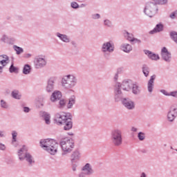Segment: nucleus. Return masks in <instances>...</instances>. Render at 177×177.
Listing matches in <instances>:
<instances>
[{
  "instance_id": "obj_58",
  "label": "nucleus",
  "mask_w": 177,
  "mask_h": 177,
  "mask_svg": "<svg viewBox=\"0 0 177 177\" xmlns=\"http://www.w3.org/2000/svg\"><path fill=\"white\" fill-rule=\"evenodd\" d=\"M6 92L7 95H9V93H10V91H9V89L6 90Z\"/></svg>"
},
{
  "instance_id": "obj_33",
  "label": "nucleus",
  "mask_w": 177,
  "mask_h": 177,
  "mask_svg": "<svg viewBox=\"0 0 177 177\" xmlns=\"http://www.w3.org/2000/svg\"><path fill=\"white\" fill-rule=\"evenodd\" d=\"M124 38L127 39V41H129V42H132V40L133 39V35L132 33H129V32L125 31L124 32Z\"/></svg>"
},
{
  "instance_id": "obj_23",
  "label": "nucleus",
  "mask_w": 177,
  "mask_h": 177,
  "mask_svg": "<svg viewBox=\"0 0 177 177\" xmlns=\"http://www.w3.org/2000/svg\"><path fill=\"white\" fill-rule=\"evenodd\" d=\"M12 135V140L11 144L14 146V147H17L19 146V141H17V135H19V133L16 131H12L11 133Z\"/></svg>"
},
{
  "instance_id": "obj_47",
  "label": "nucleus",
  "mask_w": 177,
  "mask_h": 177,
  "mask_svg": "<svg viewBox=\"0 0 177 177\" xmlns=\"http://www.w3.org/2000/svg\"><path fill=\"white\" fill-rule=\"evenodd\" d=\"M169 96H172V97L177 98V91L170 92Z\"/></svg>"
},
{
  "instance_id": "obj_60",
  "label": "nucleus",
  "mask_w": 177,
  "mask_h": 177,
  "mask_svg": "<svg viewBox=\"0 0 177 177\" xmlns=\"http://www.w3.org/2000/svg\"><path fill=\"white\" fill-rule=\"evenodd\" d=\"M79 2H84V0H77Z\"/></svg>"
},
{
  "instance_id": "obj_5",
  "label": "nucleus",
  "mask_w": 177,
  "mask_h": 177,
  "mask_svg": "<svg viewBox=\"0 0 177 177\" xmlns=\"http://www.w3.org/2000/svg\"><path fill=\"white\" fill-rule=\"evenodd\" d=\"M111 140L115 147H120L122 145L124 137L122 136V130L121 129H114L111 131Z\"/></svg>"
},
{
  "instance_id": "obj_41",
  "label": "nucleus",
  "mask_w": 177,
  "mask_h": 177,
  "mask_svg": "<svg viewBox=\"0 0 177 177\" xmlns=\"http://www.w3.org/2000/svg\"><path fill=\"white\" fill-rule=\"evenodd\" d=\"M71 7L72 9H78L80 8V4L75 1H73L71 3Z\"/></svg>"
},
{
  "instance_id": "obj_51",
  "label": "nucleus",
  "mask_w": 177,
  "mask_h": 177,
  "mask_svg": "<svg viewBox=\"0 0 177 177\" xmlns=\"http://www.w3.org/2000/svg\"><path fill=\"white\" fill-rule=\"evenodd\" d=\"M23 111L24 113H30V111H31V109L29 107L24 106Z\"/></svg>"
},
{
  "instance_id": "obj_25",
  "label": "nucleus",
  "mask_w": 177,
  "mask_h": 177,
  "mask_svg": "<svg viewBox=\"0 0 177 177\" xmlns=\"http://www.w3.org/2000/svg\"><path fill=\"white\" fill-rule=\"evenodd\" d=\"M161 31H164V25L162 24H158L153 30L149 32V34H156L157 32H161Z\"/></svg>"
},
{
  "instance_id": "obj_21",
  "label": "nucleus",
  "mask_w": 177,
  "mask_h": 177,
  "mask_svg": "<svg viewBox=\"0 0 177 177\" xmlns=\"http://www.w3.org/2000/svg\"><path fill=\"white\" fill-rule=\"evenodd\" d=\"M131 92L133 95H140V92H142V90L140 89V86H139V84H138V82H133V84L131 86Z\"/></svg>"
},
{
  "instance_id": "obj_10",
  "label": "nucleus",
  "mask_w": 177,
  "mask_h": 177,
  "mask_svg": "<svg viewBox=\"0 0 177 177\" xmlns=\"http://www.w3.org/2000/svg\"><path fill=\"white\" fill-rule=\"evenodd\" d=\"M68 118H70V113L62 112L55 115V121L57 125H62L64 124Z\"/></svg>"
},
{
  "instance_id": "obj_61",
  "label": "nucleus",
  "mask_w": 177,
  "mask_h": 177,
  "mask_svg": "<svg viewBox=\"0 0 177 177\" xmlns=\"http://www.w3.org/2000/svg\"><path fill=\"white\" fill-rule=\"evenodd\" d=\"M9 19H10V17H7V20H9Z\"/></svg>"
},
{
  "instance_id": "obj_26",
  "label": "nucleus",
  "mask_w": 177,
  "mask_h": 177,
  "mask_svg": "<svg viewBox=\"0 0 177 177\" xmlns=\"http://www.w3.org/2000/svg\"><path fill=\"white\" fill-rule=\"evenodd\" d=\"M9 57L6 55H0V64L5 67V66L9 64Z\"/></svg>"
},
{
  "instance_id": "obj_30",
  "label": "nucleus",
  "mask_w": 177,
  "mask_h": 177,
  "mask_svg": "<svg viewBox=\"0 0 177 177\" xmlns=\"http://www.w3.org/2000/svg\"><path fill=\"white\" fill-rule=\"evenodd\" d=\"M75 104V95H72L68 99V102L67 104V109H73V106Z\"/></svg>"
},
{
  "instance_id": "obj_3",
  "label": "nucleus",
  "mask_w": 177,
  "mask_h": 177,
  "mask_svg": "<svg viewBox=\"0 0 177 177\" xmlns=\"http://www.w3.org/2000/svg\"><path fill=\"white\" fill-rule=\"evenodd\" d=\"M40 147L43 150L49 153L52 156H55L57 153L59 144L52 138H46L40 140Z\"/></svg>"
},
{
  "instance_id": "obj_7",
  "label": "nucleus",
  "mask_w": 177,
  "mask_h": 177,
  "mask_svg": "<svg viewBox=\"0 0 177 177\" xmlns=\"http://www.w3.org/2000/svg\"><path fill=\"white\" fill-rule=\"evenodd\" d=\"M158 12V7L156 3L151 1H147L145 4V8L143 10V13L148 17H154Z\"/></svg>"
},
{
  "instance_id": "obj_56",
  "label": "nucleus",
  "mask_w": 177,
  "mask_h": 177,
  "mask_svg": "<svg viewBox=\"0 0 177 177\" xmlns=\"http://www.w3.org/2000/svg\"><path fill=\"white\" fill-rule=\"evenodd\" d=\"M140 177H147V175L145 172H142Z\"/></svg>"
},
{
  "instance_id": "obj_11",
  "label": "nucleus",
  "mask_w": 177,
  "mask_h": 177,
  "mask_svg": "<svg viewBox=\"0 0 177 177\" xmlns=\"http://www.w3.org/2000/svg\"><path fill=\"white\" fill-rule=\"evenodd\" d=\"M47 60L45 55H38L35 58L34 65L35 68H43L46 66Z\"/></svg>"
},
{
  "instance_id": "obj_40",
  "label": "nucleus",
  "mask_w": 177,
  "mask_h": 177,
  "mask_svg": "<svg viewBox=\"0 0 177 177\" xmlns=\"http://www.w3.org/2000/svg\"><path fill=\"white\" fill-rule=\"evenodd\" d=\"M66 100L62 99L59 102V109H64L66 107Z\"/></svg>"
},
{
  "instance_id": "obj_55",
  "label": "nucleus",
  "mask_w": 177,
  "mask_h": 177,
  "mask_svg": "<svg viewBox=\"0 0 177 177\" xmlns=\"http://www.w3.org/2000/svg\"><path fill=\"white\" fill-rule=\"evenodd\" d=\"M72 46H73V48H77V42H75V41H72L71 42Z\"/></svg>"
},
{
  "instance_id": "obj_31",
  "label": "nucleus",
  "mask_w": 177,
  "mask_h": 177,
  "mask_svg": "<svg viewBox=\"0 0 177 177\" xmlns=\"http://www.w3.org/2000/svg\"><path fill=\"white\" fill-rule=\"evenodd\" d=\"M0 107L3 109V110H9L10 109L9 104L5 100H0Z\"/></svg>"
},
{
  "instance_id": "obj_24",
  "label": "nucleus",
  "mask_w": 177,
  "mask_h": 177,
  "mask_svg": "<svg viewBox=\"0 0 177 177\" xmlns=\"http://www.w3.org/2000/svg\"><path fill=\"white\" fill-rule=\"evenodd\" d=\"M12 41H13V38L9 37L6 34H3L0 38V42H2V44H7L8 45H10Z\"/></svg>"
},
{
  "instance_id": "obj_59",
  "label": "nucleus",
  "mask_w": 177,
  "mask_h": 177,
  "mask_svg": "<svg viewBox=\"0 0 177 177\" xmlns=\"http://www.w3.org/2000/svg\"><path fill=\"white\" fill-rule=\"evenodd\" d=\"M20 20H23V17H18Z\"/></svg>"
},
{
  "instance_id": "obj_22",
  "label": "nucleus",
  "mask_w": 177,
  "mask_h": 177,
  "mask_svg": "<svg viewBox=\"0 0 177 177\" xmlns=\"http://www.w3.org/2000/svg\"><path fill=\"white\" fill-rule=\"evenodd\" d=\"M39 115L44 120L47 125H50V114H49V113L41 111H40Z\"/></svg>"
},
{
  "instance_id": "obj_2",
  "label": "nucleus",
  "mask_w": 177,
  "mask_h": 177,
  "mask_svg": "<svg viewBox=\"0 0 177 177\" xmlns=\"http://www.w3.org/2000/svg\"><path fill=\"white\" fill-rule=\"evenodd\" d=\"M77 84H78V78L74 74L65 75L61 80V86L65 91L74 92L73 89L77 86Z\"/></svg>"
},
{
  "instance_id": "obj_9",
  "label": "nucleus",
  "mask_w": 177,
  "mask_h": 177,
  "mask_svg": "<svg viewBox=\"0 0 177 177\" xmlns=\"http://www.w3.org/2000/svg\"><path fill=\"white\" fill-rule=\"evenodd\" d=\"M177 118V106L173 104L170 106L167 113V120L168 122H174Z\"/></svg>"
},
{
  "instance_id": "obj_62",
  "label": "nucleus",
  "mask_w": 177,
  "mask_h": 177,
  "mask_svg": "<svg viewBox=\"0 0 177 177\" xmlns=\"http://www.w3.org/2000/svg\"><path fill=\"white\" fill-rule=\"evenodd\" d=\"M82 6H85V4H82Z\"/></svg>"
},
{
  "instance_id": "obj_42",
  "label": "nucleus",
  "mask_w": 177,
  "mask_h": 177,
  "mask_svg": "<svg viewBox=\"0 0 177 177\" xmlns=\"http://www.w3.org/2000/svg\"><path fill=\"white\" fill-rule=\"evenodd\" d=\"M169 17L170 19H171L172 20H175V19H177V10L172 12L170 15H169Z\"/></svg>"
},
{
  "instance_id": "obj_45",
  "label": "nucleus",
  "mask_w": 177,
  "mask_h": 177,
  "mask_svg": "<svg viewBox=\"0 0 177 177\" xmlns=\"http://www.w3.org/2000/svg\"><path fill=\"white\" fill-rule=\"evenodd\" d=\"M0 150H1V151H5V150H6V145L2 142H0Z\"/></svg>"
},
{
  "instance_id": "obj_4",
  "label": "nucleus",
  "mask_w": 177,
  "mask_h": 177,
  "mask_svg": "<svg viewBox=\"0 0 177 177\" xmlns=\"http://www.w3.org/2000/svg\"><path fill=\"white\" fill-rule=\"evenodd\" d=\"M27 151H28V148L26 145H24L19 149L17 151L19 160H20V161H24V160H26L28 166L32 167L33 164H35V160L32 155Z\"/></svg>"
},
{
  "instance_id": "obj_1",
  "label": "nucleus",
  "mask_w": 177,
  "mask_h": 177,
  "mask_svg": "<svg viewBox=\"0 0 177 177\" xmlns=\"http://www.w3.org/2000/svg\"><path fill=\"white\" fill-rule=\"evenodd\" d=\"M133 84V82L131 80H124L122 83L116 82L114 85V97L115 102H120L122 99V91L131 92Z\"/></svg>"
},
{
  "instance_id": "obj_43",
  "label": "nucleus",
  "mask_w": 177,
  "mask_h": 177,
  "mask_svg": "<svg viewBox=\"0 0 177 177\" xmlns=\"http://www.w3.org/2000/svg\"><path fill=\"white\" fill-rule=\"evenodd\" d=\"M91 19L93 20H99V19H100V14H97V13L92 14Z\"/></svg>"
},
{
  "instance_id": "obj_50",
  "label": "nucleus",
  "mask_w": 177,
  "mask_h": 177,
  "mask_svg": "<svg viewBox=\"0 0 177 177\" xmlns=\"http://www.w3.org/2000/svg\"><path fill=\"white\" fill-rule=\"evenodd\" d=\"M118 73H119V71H118V72L115 74V75L113 77V81L115 82H117V81H118Z\"/></svg>"
},
{
  "instance_id": "obj_18",
  "label": "nucleus",
  "mask_w": 177,
  "mask_h": 177,
  "mask_svg": "<svg viewBox=\"0 0 177 177\" xmlns=\"http://www.w3.org/2000/svg\"><path fill=\"white\" fill-rule=\"evenodd\" d=\"M62 91H55L50 96V100L53 103H55V102H57V100H60V99H62Z\"/></svg>"
},
{
  "instance_id": "obj_49",
  "label": "nucleus",
  "mask_w": 177,
  "mask_h": 177,
  "mask_svg": "<svg viewBox=\"0 0 177 177\" xmlns=\"http://www.w3.org/2000/svg\"><path fill=\"white\" fill-rule=\"evenodd\" d=\"M0 138H6V131H0Z\"/></svg>"
},
{
  "instance_id": "obj_52",
  "label": "nucleus",
  "mask_w": 177,
  "mask_h": 177,
  "mask_svg": "<svg viewBox=\"0 0 177 177\" xmlns=\"http://www.w3.org/2000/svg\"><path fill=\"white\" fill-rule=\"evenodd\" d=\"M32 54H31V53H26V54H24V57L25 59H30V57H32Z\"/></svg>"
},
{
  "instance_id": "obj_20",
  "label": "nucleus",
  "mask_w": 177,
  "mask_h": 177,
  "mask_svg": "<svg viewBox=\"0 0 177 177\" xmlns=\"http://www.w3.org/2000/svg\"><path fill=\"white\" fill-rule=\"evenodd\" d=\"M156 80V75L151 76L150 80L148 81L147 89L149 93H153V89H154V80Z\"/></svg>"
},
{
  "instance_id": "obj_32",
  "label": "nucleus",
  "mask_w": 177,
  "mask_h": 177,
  "mask_svg": "<svg viewBox=\"0 0 177 177\" xmlns=\"http://www.w3.org/2000/svg\"><path fill=\"white\" fill-rule=\"evenodd\" d=\"M31 73V66L29 64H25L23 68V74L27 75Z\"/></svg>"
},
{
  "instance_id": "obj_14",
  "label": "nucleus",
  "mask_w": 177,
  "mask_h": 177,
  "mask_svg": "<svg viewBox=\"0 0 177 177\" xmlns=\"http://www.w3.org/2000/svg\"><path fill=\"white\" fill-rule=\"evenodd\" d=\"M84 173H81L79 175V177H84V175H93V174L95 172L93 171V169H92V165L89 163H86L82 169Z\"/></svg>"
},
{
  "instance_id": "obj_37",
  "label": "nucleus",
  "mask_w": 177,
  "mask_h": 177,
  "mask_svg": "<svg viewBox=\"0 0 177 177\" xmlns=\"http://www.w3.org/2000/svg\"><path fill=\"white\" fill-rule=\"evenodd\" d=\"M9 71L10 73H19V68L15 66V65L13 64V63H12V64L10 65V68H9Z\"/></svg>"
},
{
  "instance_id": "obj_17",
  "label": "nucleus",
  "mask_w": 177,
  "mask_h": 177,
  "mask_svg": "<svg viewBox=\"0 0 177 177\" xmlns=\"http://www.w3.org/2000/svg\"><path fill=\"white\" fill-rule=\"evenodd\" d=\"M71 161L72 164H74L75 162H78L80 161V159L81 158V152L80 150L76 149L75 150L71 156Z\"/></svg>"
},
{
  "instance_id": "obj_63",
  "label": "nucleus",
  "mask_w": 177,
  "mask_h": 177,
  "mask_svg": "<svg viewBox=\"0 0 177 177\" xmlns=\"http://www.w3.org/2000/svg\"><path fill=\"white\" fill-rule=\"evenodd\" d=\"M176 151H177V149H176Z\"/></svg>"
},
{
  "instance_id": "obj_28",
  "label": "nucleus",
  "mask_w": 177,
  "mask_h": 177,
  "mask_svg": "<svg viewBox=\"0 0 177 177\" xmlns=\"http://www.w3.org/2000/svg\"><path fill=\"white\" fill-rule=\"evenodd\" d=\"M120 49L123 52H125V53H129L132 50V46L129 44L124 43L120 46Z\"/></svg>"
},
{
  "instance_id": "obj_54",
  "label": "nucleus",
  "mask_w": 177,
  "mask_h": 177,
  "mask_svg": "<svg viewBox=\"0 0 177 177\" xmlns=\"http://www.w3.org/2000/svg\"><path fill=\"white\" fill-rule=\"evenodd\" d=\"M138 128L136 127H132L131 128V132H138Z\"/></svg>"
},
{
  "instance_id": "obj_19",
  "label": "nucleus",
  "mask_w": 177,
  "mask_h": 177,
  "mask_svg": "<svg viewBox=\"0 0 177 177\" xmlns=\"http://www.w3.org/2000/svg\"><path fill=\"white\" fill-rule=\"evenodd\" d=\"M144 53L151 60H155V62H157V60H160V55H158V54H156L149 50H145Z\"/></svg>"
},
{
  "instance_id": "obj_27",
  "label": "nucleus",
  "mask_w": 177,
  "mask_h": 177,
  "mask_svg": "<svg viewBox=\"0 0 177 177\" xmlns=\"http://www.w3.org/2000/svg\"><path fill=\"white\" fill-rule=\"evenodd\" d=\"M64 131H70V129H73V121L71 119L69 118H68L65 122L64 123Z\"/></svg>"
},
{
  "instance_id": "obj_39",
  "label": "nucleus",
  "mask_w": 177,
  "mask_h": 177,
  "mask_svg": "<svg viewBox=\"0 0 177 177\" xmlns=\"http://www.w3.org/2000/svg\"><path fill=\"white\" fill-rule=\"evenodd\" d=\"M170 37L176 44H177V32L175 31H172L170 32Z\"/></svg>"
},
{
  "instance_id": "obj_15",
  "label": "nucleus",
  "mask_w": 177,
  "mask_h": 177,
  "mask_svg": "<svg viewBox=\"0 0 177 177\" xmlns=\"http://www.w3.org/2000/svg\"><path fill=\"white\" fill-rule=\"evenodd\" d=\"M122 103L127 110H133L135 109V102L129 98L122 99Z\"/></svg>"
},
{
  "instance_id": "obj_46",
  "label": "nucleus",
  "mask_w": 177,
  "mask_h": 177,
  "mask_svg": "<svg viewBox=\"0 0 177 177\" xmlns=\"http://www.w3.org/2000/svg\"><path fill=\"white\" fill-rule=\"evenodd\" d=\"M160 93H162V95H165V96H169L170 95V93H168V91L164 89L160 90Z\"/></svg>"
},
{
  "instance_id": "obj_16",
  "label": "nucleus",
  "mask_w": 177,
  "mask_h": 177,
  "mask_svg": "<svg viewBox=\"0 0 177 177\" xmlns=\"http://www.w3.org/2000/svg\"><path fill=\"white\" fill-rule=\"evenodd\" d=\"M55 35L57 38H59V41H62V42H64V44H70V42H71V39L70 38V36L66 34L56 32Z\"/></svg>"
},
{
  "instance_id": "obj_35",
  "label": "nucleus",
  "mask_w": 177,
  "mask_h": 177,
  "mask_svg": "<svg viewBox=\"0 0 177 177\" xmlns=\"http://www.w3.org/2000/svg\"><path fill=\"white\" fill-rule=\"evenodd\" d=\"M13 49L15 50L17 55H21L24 52L23 48L16 45L13 46Z\"/></svg>"
},
{
  "instance_id": "obj_44",
  "label": "nucleus",
  "mask_w": 177,
  "mask_h": 177,
  "mask_svg": "<svg viewBox=\"0 0 177 177\" xmlns=\"http://www.w3.org/2000/svg\"><path fill=\"white\" fill-rule=\"evenodd\" d=\"M131 42H132L133 44H142V40L133 37V40Z\"/></svg>"
},
{
  "instance_id": "obj_29",
  "label": "nucleus",
  "mask_w": 177,
  "mask_h": 177,
  "mask_svg": "<svg viewBox=\"0 0 177 177\" xmlns=\"http://www.w3.org/2000/svg\"><path fill=\"white\" fill-rule=\"evenodd\" d=\"M11 97L16 100H20L22 97L21 93L19 90H13L11 92Z\"/></svg>"
},
{
  "instance_id": "obj_6",
  "label": "nucleus",
  "mask_w": 177,
  "mask_h": 177,
  "mask_svg": "<svg viewBox=\"0 0 177 177\" xmlns=\"http://www.w3.org/2000/svg\"><path fill=\"white\" fill-rule=\"evenodd\" d=\"M60 146L62 150V156H66V154L73 151L75 145L73 138H66L60 141Z\"/></svg>"
},
{
  "instance_id": "obj_12",
  "label": "nucleus",
  "mask_w": 177,
  "mask_h": 177,
  "mask_svg": "<svg viewBox=\"0 0 177 177\" xmlns=\"http://www.w3.org/2000/svg\"><path fill=\"white\" fill-rule=\"evenodd\" d=\"M57 81V77H51L47 81V85L46 86V91L47 93H52L55 91V84Z\"/></svg>"
},
{
  "instance_id": "obj_57",
  "label": "nucleus",
  "mask_w": 177,
  "mask_h": 177,
  "mask_svg": "<svg viewBox=\"0 0 177 177\" xmlns=\"http://www.w3.org/2000/svg\"><path fill=\"white\" fill-rule=\"evenodd\" d=\"M3 70V66H0V74L2 73Z\"/></svg>"
},
{
  "instance_id": "obj_8",
  "label": "nucleus",
  "mask_w": 177,
  "mask_h": 177,
  "mask_svg": "<svg viewBox=\"0 0 177 177\" xmlns=\"http://www.w3.org/2000/svg\"><path fill=\"white\" fill-rule=\"evenodd\" d=\"M115 46L113 41H104L101 46V52L105 59H109L110 55L114 52Z\"/></svg>"
},
{
  "instance_id": "obj_13",
  "label": "nucleus",
  "mask_w": 177,
  "mask_h": 177,
  "mask_svg": "<svg viewBox=\"0 0 177 177\" xmlns=\"http://www.w3.org/2000/svg\"><path fill=\"white\" fill-rule=\"evenodd\" d=\"M161 56L162 60L166 62V63H171L172 60V55L171 52L168 51V49L166 47H163L161 50Z\"/></svg>"
},
{
  "instance_id": "obj_38",
  "label": "nucleus",
  "mask_w": 177,
  "mask_h": 177,
  "mask_svg": "<svg viewBox=\"0 0 177 177\" xmlns=\"http://www.w3.org/2000/svg\"><path fill=\"white\" fill-rule=\"evenodd\" d=\"M104 26H105V27H108V28H113V23L109 19L104 20Z\"/></svg>"
},
{
  "instance_id": "obj_36",
  "label": "nucleus",
  "mask_w": 177,
  "mask_h": 177,
  "mask_svg": "<svg viewBox=\"0 0 177 177\" xmlns=\"http://www.w3.org/2000/svg\"><path fill=\"white\" fill-rule=\"evenodd\" d=\"M137 137L140 142H143V140L146 139V133H145L144 132L140 131L138 133Z\"/></svg>"
},
{
  "instance_id": "obj_53",
  "label": "nucleus",
  "mask_w": 177,
  "mask_h": 177,
  "mask_svg": "<svg viewBox=\"0 0 177 177\" xmlns=\"http://www.w3.org/2000/svg\"><path fill=\"white\" fill-rule=\"evenodd\" d=\"M72 169L74 172H75V171H77V164L72 163Z\"/></svg>"
},
{
  "instance_id": "obj_48",
  "label": "nucleus",
  "mask_w": 177,
  "mask_h": 177,
  "mask_svg": "<svg viewBox=\"0 0 177 177\" xmlns=\"http://www.w3.org/2000/svg\"><path fill=\"white\" fill-rule=\"evenodd\" d=\"M167 2L168 0H159L158 5H165V3H167Z\"/></svg>"
},
{
  "instance_id": "obj_34",
  "label": "nucleus",
  "mask_w": 177,
  "mask_h": 177,
  "mask_svg": "<svg viewBox=\"0 0 177 177\" xmlns=\"http://www.w3.org/2000/svg\"><path fill=\"white\" fill-rule=\"evenodd\" d=\"M142 73L145 77H149V74L150 73V68H149V66H147V65H143Z\"/></svg>"
}]
</instances>
